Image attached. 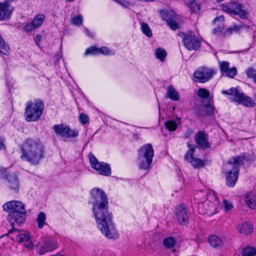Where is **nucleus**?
I'll return each mask as SVG.
<instances>
[{
	"label": "nucleus",
	"mask_w": 256,
	"mask_h": 256,
	"mask_svg": "<svg viewBox=\"0 0 256 256\" xmlns=\"http://www.w3.org/2000/svg\"><path fill=\"white\" fill-rule=\"evenodd\" d=\"M141 29L142 32L148 38L152 36V30L148 25L144 22L141 23Z\"/></svg>",
	"instance_id": "37"
},
{
	"label": "nucleus",
	"mask_w": 256,
	"mask_h": 256,
	"mask_svg": "<svg viewBox=\"0 0 256 256\" xmlns=\"http://www.w3.org/2000/svg\"><path fill=\"white\" fill-rule=\"evenodd\" d=\"M172 14H170L167 10H160V14L161 16L164 20H165L168 25L172 30H176L178 28V25L176 21L173 20L171 16H174V13L172 12Z\"/></svg>",
	"instance_id": "20"
},
{
	"label": "nucleus",
	"mask_w": 256,
	"mask_h": 256,
	"mask_svg": "<svg viewBox=\"0 0 256 256\" xmlns=\"http://www.w3.org/2000/svg\"><path fill=\"white\" fill-rule=\"evenodd\" d=\"M44 108V104L40 100L34 102H28L25 108L26 119L28 122H35L40 118Z\"/></svg>",
	"instance_id": "7"
},
{
	"label": "nucleus",
	"mask_w": 256,
	"mask_h": 256,
	"mask_svg": "<svg viewBox=\"0 0 256 256\" xmlns=\"http://www.w3.org/2000/svg\"><path fill=\"white\" fill-rule=\"evenodd\" d=\"M7 180L8 186L9 188L14 192H18L20 187V180L18 174L14 173L4 177Z\"/></svg>",
	"instance_id": "17"
},
{
	"label": "nucleus",
	"mask_w": 256,
	"mask_h": 256,
	"mask_svg": "<svg viewBox=\"0 0 256 256\" xmlns=\"http://www.w3.org/2000/svg\"><path fill=\"white\" fill-rule=\"evenodd\" d=\"M64 256V254H60V253H58V254H55V255H53V256Z\"/></svg>",
	"instance_id": "53"
},
{
	"label": "nucleus",
	"mask_w": 256,
	"mask_h": 256,
	"mask_svg": "<svg viewBox=\"0 0 256 256\" xmlns=\"http://www.w3.org/2000/svg\"><path fill=\"white\" fill-rule=\"evenodd\" d=\"M52 129L56 134L64 138H74L78 134V130H72L68 126L62 124L54 126Z\"/></svg>",
	"instance_id": "11"
},
{
	"label": "nucleus",
	"mask_w": 256,
	"mask_h": 256,
	"mask_svg": "<svg viewBox=\"0 0 256 256\" xmlns=\"http://www.w3.org/2000/svg\"><path fill=\"white\" fill-rule=\"evenodd\" d=\"M182 40L185 47L190 50H196L200 48V40L192 32L183 33Z\"/></svg>",
	"instance_id": "12"
},
{
	"label": "nucleus",
	"mask_w": 256,
	"mask_h": 256,
	"mask_svg": "<svg viewBox=\"0 0 256 256\" xmlns=\"http://www.w3.org/2000/svg\"><path fill=\"white\" fill-rule=\"evenodd\" d=\"M79 121L82 124H84L88 123L89 118L86 114H81L79 116Z\"/></svg>",
	"instance_id": "45"
},
{
	"label": "nucleus",
	"mask_w": 256,
	"mask_h": 256,
	"mask_svg": "<svg viewBox=\"0 0 256 256\" xmlns=\"http://www.w3.org/2000/svg\"><path fill=\"white\" fill-rule=\"evenodd\" d=\"M224 0H216V1L218 2V3H220V2H222L224 1Z\"/></svg>",
	"instance_id": "55"
},
{
	"label": "nucleus",
	"mask_w": 256,
	"mask_h": 256,
	"mask_svg": "<svg viewBox=\"0 0 256 256\" xmlns=\"http://www.w3.org/2000/svg\"><path fill=\"white\" fill-rule=\"evenodd\" d=\"M221 72L226 74L227 76L234 78L237 73L236 67L230 68V62L226 61L219 62H218Z\"/></svg>",
	"instance_id": "19"
},
{
	"label": "nucleus",
	"mask_w": 256,
	"mask_h": 256,
	"mask_svg": "<svg viewBox=\"0 0 256 256\" xmlns=\"http://www.w3.org/2000/svg\"><path fill=\"white\" fill-rule=\"evenodd\" d=\"M246 202L250 208H256V196L252 192L248 194L246 198Z\"/></svg>",
	"instance_id": "26"
},
{
	"label": "nucleus",
	"mask_w": 256,
	"mask_h": 256,
	"mask_svg": "<svg viewBox=\"0 0 256 256\" xmlns=\"http://www.w3.org/2000/svg\"><path fill=\"white\" fill-rule=\"evenodd\" d=\"M193 134V130L190 128H187V130H186V132H184V136H183V137L184 138H188L192 134Z\"/></svg>",
	"instance_id": "48"
},
{
	"label": "nucleus",
	"mask_w": 256,
	"mask_h": 256,
	"mask_svg": "<svg viewBox=\"0 0 256 256\" xmlns=\"http://www.w3.org/2000/svg\"><path fill=\"white\" fill-rule=\"evenodd\" d=\"M176 218L178 222L182 224L187 221L188 216L186 210L184 207L180 206L178 208Z\"/></svg>",
	"instance_id": "24"
},
{
	"label": "nucleus",
	"mask_w": 256,
	"mask_h": 256,
	"mask_svg": "<svg viewBox=\"0 0 256 256\" xmlns=\"http://www.w3.org/2000/svg\"><path fill=\"white\" fill-rule=\"evenodd\" d=\"M88 157L92 168L98 171L100 174L106 176L110 174L111 170L107 164L99 162L96 156L91 153L88 154Z\"/></svg>",
	"instance_id": "9"
},
{
	"label": "nucleus",
	"mask_w": 256,
	"mask_h": 256,
	"mask_svg": "<svg viewBox=\"0 0 256 256\" xmlns=\"http://www.w3.org/2000/svg\"><path fill=\"white\" fill-rule=\"evenodd\" d=\"M196 144L201 148L206 149L210 146L208 135L204 131H199L194 136Z\"/></svg>",
	"instance_id": "14"
},
{
	"label": "nucleus",
	"mask_w": 256,
	"mask_h": 256,
	"mask_svg": "<svg viewBox=\"0 0 256 256\" xmlns=\"http://www.w3.org/2000/svg\"><path fill=\"white\" fill-rule=\"evenodd\" d=\"M10 48L9 46L6 44L2 36L0 35V53L4 55L9 54Z\"/></svg>",
	"instance_id": "30"
},
{
	"label": "nucleus",
	"mask_w": 256,
	"mask_h": 256,
	"mask_svg": "<svg viewBox=\"0 0 256 256\" xmlns=\"http://www.w3.org/2000/svg\"><path fill=\"white\" fill-rule=\"evenodd\" d=\"M24 246L28 248L31 249L32 248L33 246V244L32 242V241L30 239V238H28V239L24 241Z\"/></svg>",
	"instance_id": "47"
},
{
	"label": "nucleus",
	"mask_w": 256,
	"mask_h": 256,
	"mask_svg": "<svg viewBox=\"0 0 256 256\" xmlns=\"http://www.w3.org/2000/svg\"><path fill=\"white\" fill-rule=\"evenodd\" d=\"M46 19V16L44 14H36L32 21L36 28H40Z\"/></svg>",
	"instance_id": "29"
},
{
	"label": "nucleus",
	"mask_w": 256,
	"mask_h": 256,
	"mask_svg": "<svg viewBox=\"0 0 256 256\" xmlns=\"http://www.w3.org/2000/svg\"><path fill=\"white\" fill-rule=\"evenodd\" d=\"M57 56L58 60H59L62 57V56L60 54H58V56Z\"/></svg>",
	"instance_id": "54"
},
{
	"label": "nucleus",
	"mask_w": 256,
	"mask_h": 256,
	"mask_svg": "<svg viewBox=\"0 0 256 256\" xmlns=\"http://www.w3.org/2000/svg\"><path fill=\"white\" fill-rule=\"evenodd\" d=\"M198 208L200 214L212 216L218 212V208L220 206V202L213 192H210L206 195L204 202L198 201Z\"/></svg>",
	"instance_id": "5"
},
{
	"label": "nucleus",
	"mask_w": 256,
	"mask_h": 256,
	"mask_svg": "<svg viewBox=\"0 0 256 256\" xmlns=\"http://www.w3.org/2000/svg\"><path fill=\"white\" fill-rule=\"evenodd\" d=\"M58 246L57 242L54 240L45 238L44 244L39 249L38 252L40 254H44L46 252L53 251Z\"/></svg>",
	"instance_id": "16"
},
{
	"label": "nucleus",
	"mask_w": 256,
	"mask_h": 256,
	"mask_svg": "<svg viewBox=\"0 0 256 256\" xmlns=\"http://www.w3.org/2000/svg\"><path fill=\"white\" fill-rule=\"evenodd\" d=\"M214 108L210 104L206 105L204 108V110L206 114L209 116H211L214 114Z\"/></svg>",
	"instance_id": "44"
},
{
	"label": "nucleus",
	"mask_w": 256,
	"mask_h": 256,
	"mask_svg": "<svg viewBox=\"0 0 256 256\" xmlns=\"http://www.w3.org/2000/svg\"><path fill=\"white\" fill-rule=\"evenodd\" d=\"M84 32L87 34V35L90 38L93 37V35L90 32L88 29L86 28H84Z\"/></svg>",
	"instance_id": "52"
},
{
	"label": "nucleus",
	"mask_w": 256,
	"mask_h": 256,
	"mask_svg": "<svg viewBox=\"0 0 256 256\" xmlns=\"http://www.w3.org/2000/svg\"><path fill=\"white\" fill-rule=\"evenodd\" d=\"M2 208L5 212H8L7 220L12 226V228L8 231V234L16 232L17 230L14 226L24 224L26 218L24 204L19 200H12L5 203Z\"/></svg>",
	"instance_id": "3"
},
{
	"label": "nucleus",
	"mask_w": 256,
	"mask_h": 256,
	"mask_svg": "<svg viewBox=\"0 0 256 256\" xmlns=\"http://www.w3.org/2000/svg\"><path fill=\"white\" fill-rule=\"evenodd\" d=\"M216 72L214 68L202 66L194 72V76L197 82L204 83L211 79Z\"/></svg>",
	"instance_id": "10"
},
{
	"label": "nucleus",
	"mask_w": 256,
	"mask_h": 256,
	"mask_svg": "<svg viewBox=\"0 0 256 256\" xmlns=\"http://www.w3.org/2000/svg\"><path fill=\"white\" fill-rule=\"evenodd\" d=\"M30 237L29 234L28 232L20 230L17 232L16 238L20 242H24Z\"/></svg>",
	"instance_id": "32"
},
{
	"label": "nucleus",
	"mask_w": 256,
	"mask_h": 256,
	"mask_svg": "<svg viewBox=\"0 0 256 256\" xmlns=\"http://www.w3.org/2000/svg\"><path fill=\"white\" fill-rule=\"evenodd\" d=\"M92 212L98 228L107 238L116 239L118 237L112 220V214L108 210V200L105 192L98 188L92 190Z\"/></svg>",
	"instance_id": "1"
},
{
	"label": "nucleus",
	"mask_w": 256,
	"mask_h": 256,
	"mask_svg": "<svg viewBox=\"0 0 256 256\" xmlns=\"http://www.w3.org/2000/svg\"><path fill=\"white\" fill-rule=\"evenodd\" d=\"M98 54H102L104 55H114L115 54V52L114 51L106 46H102L100 48H97L94 46H92L86 50L84 55H96Z\"/></svg>",
	"instance_id": "15"
},
{
	"label": "nucleus",
	"mask_w": 256,
	"mask_h": 256,
	"mask_svg": "<svg viewBox=\"0 0 256 256\" xmlns=\"http://www.w3.org/2000/svg\"><path fill=\"white\" fill-rule=\"evenodd\" d=\"M166 96L174 100H179L178 94L172 85L168 86Z\"/></svg>",
	"instance_id": "27"
},
{
	"label": "nucleus",
	"mask_w": 256,
	"mask_h": 256,
	"mask_svg": "<svg viewBox=\"0 0 256 256\" xmlns=\"http://www.w3.org/2000/svg\"><path fill=\"white\" fill-rule=\"evenodd\" d=\"M210 244L214 248H220L223 246L222 240L216 235H212L208 238Z\"/></svg>",
	"instance_id": "25"
},
{
	"label": "nucleus",
	"mask_w": 256,
	"mask_h": 256,
	"mask_svg": "<svg viewBox=\"0 0 256 256\" xmlns=\"http://www.w3.org/2000/svg\"><path fill=\"white\" fill-rule=\"evenodd\" d=\"M155 54L156 58L161 62H162L164 60L167 54L164 49L158 48L156 50Z\"/></svg>",
	"instance_id": "35"
},
{
	"label": "nucleus",
	"mask_w": 256,
	"mask_h": 256,
	"mask_svg": "<svg viewBox=\"0 0 256 256\" xmlns=\"http://www.w3.org/2000/svg\"><path fill=\"white\" fill-rule=\"evenodd\" d=\"M246 74L248 78H251L256 84V70L252 68H248L246 70Z\"/></svg>",
	"instance_id": "36"
},
{
	"label": "nucleus",
	"mask_w": 256,
	"mask_h": 256,
	"mask_svg": "<svg viewBox=\"0 0 256 256\" xmlns=\"http://www.w3.org/2000/svg\"><path fill=\"white\" fill-rule=\"evenodd\" d=\"M42 39V36L40 34H36L34 38V40L36 44L38 46V43L40 42Z\"/></svg>",
	"instance_id": "50"
},
{
	"label": "nucleus",
	"mask_w": 256,
	"mask_h": 256,
	"mask_svg": "<svg viewBox=\"0 0 256 256\" xmlns=\"http://www.w3.org/2000/svg\"><path fill=\"white\" fill-rule=\"evenodd\" d=\"M22 160L37 164L44 157V148L43 144L38 138H28L20 147Z\"/></svg>",
	"instance_id": "2"
},
{
	"label": "nucleus",
	"mask_w": 256,
	"mask_h": 256,
	"mask_svg": "<svg viewBox=\"0 0 256 256\" xmlns=\"http://www.w3.org/2000/svg\"><path fill=\"white\" fill-rule=\"evenodd\" d=\"M245 157L236 156L230 159L224 166V170L228 171L226 176V184L229 187H233L238 178L239 167Z\"/></svg>",
	"instance_id": "4"
},
{
	"label": "nucleus",
	"mask_w": 256,
	"mask_h": 256,
	"mask_svg": "<svg viewBox=\"0 0 256 256\" xmlns=\"http://www.w3.org/2000/svg\"><path fill=\"white\" fill-rule=\"evenodd\" d=\"M162 242L165 248L170 249L174 247L176 243V240L174 238L169 236L164 238Z\"/></svg>",
	"instance_id": "31"
},
{
	"label": "nucleus",
	"mask_w": 256,
	"mask_h": 256,
	"mask_svg": "<svg viewBox=\"0 0 256 256\" xmlns=\"http://www.w3.org/2000/svg\"><path fill=\"white\" fill-rule=\"evenodd\" d=\"M46 220V214L44 212H40L39 213L38 216L36 218V222L38 224V228H42L45 224Z\"/></svg>",
	"instance_id": "33"
},
{
	"label": "nucleus",
	"mask_w": 256,
	"mask_h": 256,
	"mask_svg": "<svg viewBox=\"0 0 256 256\" xmlns=\"http://www.w3.org/2000/svg\"><path fill=\"white\" fill-rule=\"evenodd\" d=\"M249 28V26L246 25L242 24L238 26L234 25L232 27L228 28L224 33V35L225 36L227 34H232L233 31L235 32H238L241 30L246 29L247 30Z\"/></svg>",
	"instance_id": "28"
},
{
	"label": "nucleus",
	"mask_w": 256,
	"mask_h": 256,
	"mask_svg": "<svg viewBox=\"0 0 256 256\" xmlns=\"http://www.w3.org/2000/svg\"><path fill=\"white\" fill-rule=\"evenodd\" d=\"M237 230L240 234L244 235H248L252 232L253 228L249 222H242L238 224Z\"/></svg>",
	"instance_id": "22"
},
{
	"label": "nucleus",
	"mask_w": 256,
	"mask_h": 256,
	"mask_svg": "<svg viewBox=\"0 0 256 256\" xmlns=\"http://www.w3.org/2000/svg\"><path fill=\"white\" fill-rule=\"evenodd\" d=\"M222 208L226 213H229L233 208V205L230 201L224 200L223 201Z\"/></svg>",
	"instance_id": "40"
},
{
	"label": "nucleus",
	"mask_w": 256,
	"mask_h": 256,
	"mask_svg": "<svg viewBox=\"0 0 256 256\" xmlns=\"http://www.w3.org/2000/svg\"><path fill=\"white\" fill-rule=\"evenodd\" d=\"M222 10L230 14L238 15L241 18H247V12L244 10L242 5L238 2L231 1L220 5Z\"/></svg>",
	"instance_id": "8"
},
{
	"label": "nucleus",
	"mask_w": 256,
	"mask_h": 256,
	"mask_svg": "<svg viewBox=\"0 0 256 256\" xmlns=\"http://www.w3.org/2000/svg\"><path fill=\"white\" fill-rule=\"evenodd\" d=\"M235 102H237L248 108H252L256 106V103L254 100L241 92L238 94Z\"/></svg>",
	"instance_id": "21"
},
{
	"label": "nucleus",
	"mask_w": 256,
	"mask_h": 256,
	"mask_svg": "<svg viewBox=\"0 0 256 256\" xmlns=\"http://www.w3.org/2000/svg\"><path fill=\"white\" fill-rule=\"evenodd\" d=\"M188 6L193 12H197L200 10V6L195 0H190L188 3Z\"/></svg>",
	"instance_id": "34"
},
{
	"label": "nucleus",
	"mask_w": 256,
	"mask_h": 256,
	"mask_svg": "<svg viewBox=\"0 0 256 256\" xmlns=\"http://www.w3.org/2000/svg\"><path fill=\"white\" fill-rule=\"evenodd\" d=\"M123 6L126 7L130 4V2L126 0H114Z\"/></svg>",
	"instance_id": "49"
},
{
	"label": "nucleus",
	"mask_w": 256,
	"mask_h": 256,
	"mask_svg": "<svg viewBox=\"0 0 256 256\" xmlns=\"http://www.w3.org/2000/svg\"><path fill=\"white\" fill-rule=\"evenodd\" d=\"M256 250L251 247H246L242 252V256H256Z\"/></svg>",
	"instance_id": "38"
},
{
	"label": "nucleus",
	"mask_w": 256,
	"mask_h": 256,
	"mask_svg": "<svg viewBox=\"0 0 256 256\" xmlns=\"http://www.w3.org/2000/svg\"><path fill=\"white\" fill-rule=\"evenodd\" d=\"M224 18L223 16H217L214 20H213L214 24L218 26V28H214L213 30V32L214 34L223 32L224 30Z\"/></svg>",
	"instance_id": "23"
},
{
	"label": "nucleus",
	"mask_w": 256,
	"mask_h": 256,
	"mask_svg": "<svg viewBox=\"0 0 256 256\" xmlns=\"http://www.w3.org/2000/svg\"><path fill=\"white\" fill-rule=\"evenodd\" d=\"M154 156V150L150 144L142 146L138 150V167L140 169L148 170Z\"/></svg>",
	"instance_id": "6"
},
{
	"label": "nucleus",
	"mask_w": 256,
	"mask_h": 256,
	"mask_svg": "<svg viewBox=\"0 0 256 256\" xmlns=\"http://www.w3.org/2000/svg\"><path fill=\"white\" fill-rule=\"evenodd\" d=\"M13 8L8 2H0V20L10 19Z\"/></svg>",
	"instance_id": "18"
},
{
	"label": "nucleus",
	"mask_w": 256,
	"mask_h": 256,
	"mask_svg": "<svg viewBox=\"0 0 256 256\" xmlns=\"http://www.w3.org/2000/svg\"><path fill=\"white\" fill-rule=\"evenodd\" d=\"M35 29H36V28L33 24L32 22L26 24L24 28V30L27 32H31Z\"/></svg>",
	"instance_id": "46"
},
{
	"label": "nucleus",
	"mask_w": 256,
	"mask_h": 256,
	"mask_svg": "<svg viewBox=\"0 0 256 256\" xmlns=\"http://www.w3.org/2000/svg\"><path fill=\"white\" fill-rule=\"evenodd\" d=\"M188 146L189 148V150L184 156L186 160L190 162L194 168H198L204 166V161L200 158H194L193 156L196 148L198 146L190 144L188 142Z\"/></svg>",
	"instance_id": "13"
},
{
	"label": "nucleus",
	"mask_w": 256,
	"mask_h": 256,
	"mask_svg": "<svg viewBox=\"0 0 256 256\" xmlns=\"http://www.w3.org/2000/svg\"><path fill=\"white\" fill-rule=\"evenodd\" d=\"M167 129L170 131H174L177 128V124L174 120H168L164 123Z\"/></svg>",
	"instance_id": "41"
},
{
	"label": "nucleus",
	"mask_w": 256,
	"mask_h": 256,
	"mask_svg": "<svg viewBox=\"0 0 256 256\" xmlns=\"http://www.w3.org/2000/svg\"><path fill=\"white\" fill-rule=\"evenodd\" d=\"M198 95L202 98H206L209 97L210 92L205 88H200L198 92Z\"/></svg>",
	"instance_id": "42"
},
{
	"label": "nucleus",
	"mask_w": 256,
	"mask_h": 256,
	"mask_svg": "<svg viewBox=\"0 0 256 256\" xmlns=\"http://www.w3.org/2000/svg\"><path fill=\"white\" fill-rule=\"evenodd\" d=\"M240 92L238 90V89L232 88L227 90H222V93L224 94H229V95H234V98H232L234 101L236 100V97L238 95V93H240Z\"/></svg>",
	"instance_id": "39"
},
{
	"label": "nucleus",
	"mask_w": 256,
	"mask_h": 256,
	"mask_svg": "<svg viewBox=\"0 0 256 256\" xmlns=\"http://www.w3.org/2000/svg\"><path fill=\"white\" fill-rule=\"evenodd\" d=\"M82 17L81 16H77L73 17L71 20V22L74 25H80L82 24Z\"/></svg>",
	"instance_id": "43"
},
{
	"label": "nucleus",
	"mask_w": 256,
	"mask_h": 256,
	"mask_svg": "<svg viewBox=\"0 0 256 256\" xmlns=\"http://www.w3.org/2000/svg\"><path fill=\"white\" fill-rule=\"evenodd\" d=\"M4 141V138L2 137H0V150L5 149Z\"/></svg>",
	"instance_id": "51"
}]
</instances>
